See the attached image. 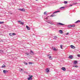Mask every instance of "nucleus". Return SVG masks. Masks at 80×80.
Returning a JSON list of instances; mask_svg holds the SVG:
<instances>
[{
  "instance_id": "nucleus-1",
  "label": "nucleus",
  "mask_w": 80,
  "mask_h": 80,
  "mask_svg": "<svg viewBox=\"0 0 80 80\" xmlns=\"http://www.w3.org/2000/svg\"><path fill=\"white\" fill-rule=\"evenodd\" d=\"M28 76L29 77L28 78V80H32V77H33V76H31L30 75V74H29L28 75Z\"/></svg>"
},
{
  "instance_id": "nucleus-2",
  "label": "nucleus",
  "mask_w": 80,
  "mask_h": 80,
  "mask_svg": "<svg viewBox=\"0 0 80 80\" xmlns=\"http://www.w3.org/2000/svg\"><path fill=\"white\" fill-rule=\"evenodd\" d=\"M18 10L20 11H21V12H25V9L24 8H22V9L19 8L18 9Z\"/></svg>"
},
{
  "instance_id": "nucleus-3",
  "label": "nucleus",
  "mask_w": 80,
  "mask_h": 80,
  "mask_svg": "<svg viewBox=\"0 0 80 80\" xmlns=\"http://www.w3.org/2000/svg\"><path fill=\"white\" fill-rule=\"evenodd\" d=\"M58 25H62V26H63V25H65L64 24H63L62 23H58Z\"/></svg>"
},
{
  "instance_id": "nucleus-4",
  "label": "nucleus",
  "mask_w": 80,
  "mask_h": 80,
  "mask_svg": "<svg viewBox=\"0 0 80 80\" xmlns=\"http://www.w3.org/2000/svg\"><path fill=\"white\" fill-rule=\"evenodd\" d=\"M73 56L70 55L69 56L68 58H70V59H72V58H73Z\"/></svg>"
},
{
  "instance_id": "nucleus-5",
  "label": "nucleus",
  "mask_w": 80,
  "mask_h": 80,
  "mask_svg": "<svg viewBox=\"0 0 80 80\" xmlns=\"http://www.w3.org/2000/svg\"><path fill=\"white\" fill-rule=\"evenodd\" d=\"M62 70H63V71H65L66 70V68L65 67H62L61 68Z\"/></svg>"
},
{
  "instance_id": "nucleus-6",
  "label": "nucleus",
  "mask_w": 80,
  "mask_h": 80,
  "mask_svg": "<svg viewBox=\"0 0 80 80\" xmlns=\"http://www.w3.org/2000/svg\"><path fill=\"white\" fill-rule=\"evenodd\" d=\"M26 27L27 30H30V28L29 27H28V26H26Z\"/></svg>"
},
{
  "instance_id": "nucleus-7",
  "label": "nucleus",
  "mask_w": 80,
  "mask_h": 80,
  "mask_svg": "<svg viewBox=\"0 0 80 80\" xmlns=\"http://www.w3.org/2000/svg\"><path fill=\"white\" fill-rule=\"evenodd\" d=\"M71 47L73 49H74V48H75V47L73 45H71Z\"/></svg>"
},
{
  "instance_id": "nucleus-8",
  "label": "nucleus",
  "mask_w": 80,
  "mask_h": 80,
  "mask_svg": "<svg viewBox=\"0 0 80 80\" xmlns=\"http://www.w3.org/2000/svg\"><path fill=\"white\" fill-rule=\"evenodd\" d=\"M46 72H47L48 73V72H50V70H49V68H47L46 69Z\"/></svg>"
},
{
  "instance_id": "nucleus-9",
  "label": "nucleus",
  "mask_w": 80,
  "mask_h": 80,
  "mask_svg": "<svg viewBox=\"0 0 80 80\" xmlns=\"http://www.w3.org/2000/svg\"><path fill=\"white\" fill-rule=\"evenodd\" d=\"M59 32L60 33H61V34H62L63 33V31L62 30H60L59 31Z\"/></svg>"
},
{
  "instance_id": "nucleus-10",
  "label": "nucleus",
  "mask_w": 80,
  "mask_h": 80,
  "mask_svg": "<svg viewBox=\"0 0 80 80\" xmlns=\"http://www.w3.org/2000/svg\"><path fill=\"white\" fill-rule=\"evenodd\" d=\"M56 16V15L55 14H52L51 16H50V17H55Z\"/></svg>"
},
{
  "instance_id": "nucleus-11",
  "label": "nucleus",
  "mask_w": 80,
  "mask_h": 80,
  "mask_svg": "<svg viewBox=\"0 0 80 80\" xmlns=\"http://www.w3.org/2000/svg\"><path fill=\"white\" fill-rule=\"evenodd\" d=\"M30 54H31V55H33L34 54V53L32 51H31V52H30Z\"/></svg>"
},
{
  "instance_id": "nucleus-12",
  "label": "nucleus",
  "mask_w": 80,
  "mask_h": 80,
  "mask_svg": "<svg viewBox=\"0 0 80 80\" xmlns=\"http://www.w3.org/2000/svg\"><path fill=\"white\" fill-rule=\"evenodd\" d=\"M58 12H60V11H57L54 12L53 13V14H54V13H58Z\"/></svg>"
},
{
  "instance_id": "nucleus-13",
  "label": "nucleus",
  "mask_w": 80,
  "mask_h": 80,
  "mask_svg": "<svg viewBox=\"0 0 80 80\" xmlns=\"http://www.w3.org/2000/svg\"><path fill=\"white\" fill-rule=\"evenodd\" d=\"M44 15H46L47 16L48 14H47V12H44Z\"/></svg>"
},
{
  "instance_id": "nucleus-14",
  "label": "nucleus",
  "mask_w": 80,
  "mask_h": 80,
  "mask_svg": "<svg viewBox=\"0 0 80 80\" xmlns=\"http://www.w3.org/2000/svg\"><path fill=\"white\" fill-rule=\"evenodd\" d=\"M68 28H72V25H68Z\"/></svg>"
},
{
  "instance_id": "nucleus-15",
  "label": "nucleus",
  "mask_w": 80,
  "mask_h": 80,
  "mask_svg": "<svg viewBox=\"0 0 80 80\" xmlns=\"http://www.w3.org/2000/svg\"><path fill=\"white\" fill-rule=\"evenodd\" d=\"M64 8H65V7H61L59 9H60V10H62V9H64Z\"/></svg>"
},
{
  "instance_id": "nucleus-16",
  "label": "nucleus",
  "mask_w": 80,
  "mask_h": 80,
  "mask_svg": "<svg viewBox=\"0 0 80 80\" xmlns=\"http://www.w3.org/2000/svg\"><path fill=\"white\" fill-rule=\"evenodd\" d=\"M2 68H4V67H6V66H5L4 64H3V65L2 67Z\"/></svg>"
},
{
  "instance_id": "nucleus-17",
  "label": "nucleus",
  "mask_w": 80,
  "mask_h": 80,
  "mask_svg": "<svg viewBox=\"0 0 80 80\" xmlns=\"http://www.w3.org/2000/svg\"><path fill=\"white\" fill-rule=\"evenodd\" d=\"M19 71H22V72H24V70H23V69H21L20 70H19Z\"/></svg>"
},
{
  "instance_id": "nucleus-18",
  "label": "nucleus",
  "mask_w": 80,
  "mask_h": 80,
  "mask_svg": "<svg viewBox=\"0 0 80 80\" xmlns=\"http://www.w3.org/2000/svg\"><path fill=\"white\" fill-rule=\"evenodd\" d=\"M78 66L77 65L73 66V67H76V68H78Z\"/></svg>"
},
{
  "instance_id": "nucleus-19",
  "label": "nucleus",
  "mask_w": 80,
  "mask_h": 80,
  "mask_svg": "<svg viewBox=\"0 0 80 80\" xmlns=\"http://www.w3.org/2000/svg\"><path fill=\"white\" fill-rule=\"evenodd\" d=\"M63 3H64L65 4H67V3H68V2L67 1H65L63 2Z\"/></svg>"
},
{
  "instance_id": "nucleus-20",
  "label": "nucleus",
  "mask_w": 80,
  "mask_h": 80,
  "mask_svg": "<svg viewBox=\"0 0 80 80\" xmlns=\"http://www.w3.org/2000/svg\"><path fill=\"white\" fill-rule=\"evenodd\" d=\"M78 22H80V20H79L77 21L75 23H78Z\"/></svg>"
},
{
  "instance_id": "nucleus-21",
  "label": "nucleus",
  "mask_w": 80,
  "mask_h": 80,
  "mask_svg": "<svg viewBox=\"0 0 80 80\" xmlns=\"http://www.w3.org/2000/svg\"><path fill=\"white\" fill-rule=\"evenodd\" d=\"M46 22H47V23H50L51 21H46Z\"/></svg>"
},
{
  "instance_id": "nucleus-22",
  "label": "nucleus",
  "mask_w": 80,
  "mask_h": 80,
  "mask_svg": "<svg viewBox=\"0 0 80 80\" xmlns=\"http://www.w3.org/2000/svg\"><path fill=\"white\" fill-rule=\"evenodd\" d=\"M60 48H61L62 49V48H63L62 47H63V45H60Z\"/></svg>"
},
{
  "instance_id": "nucleus-23",
  "label": "nucleus",
  "mask_w": 80,
  "mask_h": 80,
  "mask_svg": "<svg viewBox=\"0 0 80 80\" xmlns=\"http://www.w3.org/2000/svg\"><path fill=\"white\" fill-rule=\"evenodd\" d=\"M78 62H77V61H74V63H75V64H76V63H77Z\"/></svg>"
},
{
  "instance_id": "nucleus-24",
  "label": "nucleus",
  "mask_w": 80,
  "mask_h": 80,
  "mask_svg": "<svg viewBox=\"0 0 80 80\" xmlns=\"http://www.w3.org/2000/svg\"><path fill=\"white\" fill-rule=\"evenodd\" d=\"M74 27H75V25H71V28L72 27L74 28Z\"/></svg>"
},
{
  "instance_id": "nucleus-25",
  "label": "nucleus",
  "mask_w": 80,
  "mask_h": 80,
  "mask_svg": "<svg viewBox=\"0 0 80 80\" xmlns=\"http://www.w3.org/2000/svg\"><path fill=\"white\" fill-rule=\"evenodd\" d=\"M75 4H77V3H72V5H75Z\"/></svg>"
},
{
  "instance_id": "nucleus-26",
  "label": "nucleus",
  "mask_w": 80,
  "mask_h": 80,
  "mask_svg": "<svg viewBox=\"0 0 80 80\" xmlns=\"http://www.w3.org/2000/svg\"><path fill=\"white\" fill-rule=\"evenodd\" d=\"M20 24H21V25H23V24H24V22H21V23H20Z\"/></svg>"
},
{
  "instance_id": "nucleus-27",
  "label": "nucleus",
  "mask_w": 80,
  "mask_h": 80,
  "mask_svg": "<svg viewBox=\"0 0 80 80\" xmlns=\"http://www.w3.org/2000/svg\"><path fill=\"white\" fill-rule=\"evenodd\" d=\"M24 64H25V65H28V63H27V62H24Z\"/></svg>"
},
{
  "instance_id": "nucleus-28",
  "label": "nucleus",
  "mask_w": 80,
  "mask_h": 80,
  "mask_svg": "<svg viewBox=\"0 0 80 80\" xmlns=\"http://www.w3.org/2000/svg\"><path fill=\"white\" fill-rule=\"evenodd\" d=\"M4 23V22H0V24H2V23Z\"/></svg>"
},
{
  "instance_id": "nucleus-29",
  "label": "nucleus",
  "mask_w": 80,
  "mask_h": 80,
  "mask_svg": "<svg viewBox=\"0 0 80 80\" xmlns=\"http://www.w3.org/2000/svg\"><path fill=\"white\" fill-rule=\"evenodd\" d=\"M53 50H54V51H56L57 49H56V48H54L53 49Z\"/></svg>"
},
{
  "instance_id": "nucleus-30",
  "label": "nucleus",
  "mask_w": 80,
  "mask_h": 80,
  "mask_svg": "<svg viewBox=\"0 0 80 80\" xmlns=\"http://www.w3.org/2000/svg\"><path fill=\"white\" fill-rule=\"evenodd\" d=\"M3 73H6V71L5 70H3Z\"/></svg>"
},
{
  "instance_id": "nucleus-31",
  "label": "nucleus",
  "mask_w": 80,
  "mask_h": 80,
  "mask_svg": "<svg viewBox=\"0 0 80 80\" xmlns=\"http://www.w3.org/2000/svg\"><path fill=\"white\" fill-rule=\"evenodd\" d=\"M57 36L54 37V39H57Z\"/></svg>"
},
{
  "instance_id": "nucleus-32",
  "label": "nucleus",
  "mask_w": 80,
  "mask_h": 80,
  "mask_svg": "<svg viewBox=\"0 0 80 80\" xmlns=\"http://www.w3.org/2000/svg\"><path fill=\"white\" fill-rule=\"evenodd\" d=\"M9 35L10 36H12V33H9Z\"/></svg>"
},
{
  "instance_id": "nucleus-33",
  "label": "nucleus",
  "mask_w": 80,
  "mask_h": 80,
  "mask_svg": "<svg viewBox=\"0 0 80 80\" xmlns=\"http://www.w3.org/2000/svg\"><path fill=\"white\" fill-rule=\"evenodd\" d=\"M25 54H26L27 55H29V53H28V52H26L25 53Z\"/></svg>"
},
{
  "instance_id": "nucleus-34",
  "label": "nucleus",
  "mask_w": 80,
  "mask_h": 80,
  "mask_svg": "<svg viewBox=\"0 0 80 80\" xmlns=\"http://www.w3.org/2000/svg\"><path fill=\"white\" fill-rule=\"evenodd\" d=\"M29 65H32V62H29Z\"/></svg>"
},
{
  "instance_id": "nucleus-35",
  "label": "nucleus",
  "mask_w": 80,
  "mask_h": 80,
  "mask_svg": "<svg viewBox=\"0 0 80 80\" xmlns=\"http://www.w3.org/2000/svg\"><path fill=\"white\" fill-rule=\"evenodd\" d=\"M12 35H16V34H15V33H12Z\"/></svg>"
},
{
  "instance_id": "nucleus-36",
  "label": "nucleus",
  "mask_w": 80,
  "mask_h": 80,
  "mask_svg": "<svg viewBox=\"0 0 80 80\" xmlns=\"http://www.w3.org/2000/svg\"><path fill=\"white\" fill-rule=\"evenodd\" d=\"M77 56L78 57H80V54H78V55H77Z\"/></svg>"
},
{
  "instance_id": "nucleus-37",
  "label": "nucleus",
  "mask_w": 80,
  "mask_h": 80,
  "mask_svg": "<svg viewBox=\"0 0 80 80\" xmlns=\"http://www.w3.org/2000/svg\"><path fill=\"white\" fill-rule=\"evenodd\" d=\"M0 52H1V53H2V52L3 53V51L2 50H1L0 51Z\"/></svg>"
},
{
  "instance_id": "nucleus-38",
  "label": "nucleus",
  "mask_w": 80,
  "mask_h": 80,
  "mask_svg": "<svg viewBox=\"0 0 80 80\" xmlns=\"http://www.w3.org/2000/svg\"><path fill=\"white\" fill-rule=\"evenodd\" d=\"M24 73H26L27 74V73H28V72H24Z\"/></svg>"
},
{
  "instance_id": "nucleus-39",
  "label": "nucleus",
  "mask_w": 80,
  "mask_h": 80,
  "mask_svg": "<svg viewBox=\"0 0 80 80\" xmlns=\"http://www.w3.org/2000/svg\"><path fill=\"white\" fill-rule=\"evenodd\" d=\"M50 24H51V25H53V23H52V22H50Z\"/></svg>"
},
{
  "instance_id": "nucleus-40",
  "label": "nucleus",
  "mask_w": 80,
  "mask_h": 80,
  "mask_svg": "<svg viewBox=\"0 0 80 80\" xmlns=\"http://www.w3.org/2000/svg\"><path fill=\"white\" fill-rule=\"evenodd\" d=\"M72 6H73V4H71L69 5V7H72Z\"/></svg>"
},
{
  "instance_id": "nucleus-41",
  "label": "nucleus",
  "mask_w": 80,
  "mask_h": 80,
  "mask_svg": "<svg viewBox=\"0 0 80 80\" xmlns=\"http://www.w3.org/2000/svg\"><path fill=\"white\" fill-rule=\"evenodd\" d=\"M49 59H50V58H52V57L51 56H49Z\"/></svg>"
},
{
  "instance_id": "nucleus-42",
  "label": "nucleus",
  "mask_w": 80,
  "mask_h": 80,
  "mask_svg": "<svg viewBox=\"0 0 80 80\" xmlns=\"http://www.w3.org/2000/svg\"><path fill=\"white\" fill-rule=\"evenodd\" d=\"M21 22V21H18V22H19V23H20V22Z\"/></svg>"
},
{
  "instance_id": "nucleus-43",
  "label": "nucleus",
  "mask_w": 80,
  "mask_h": 80,
  "mask_svg": "<svg viewBox=\"0 0 80 80\" xmlns=\"http://www.w3.org/2000/svg\"><path fill=\"white\" fill-rule=\"evenodd\" d=\"M69 34V33L68 32L66 34V35H68Z\"/></svg>"
},
{
  "instance_id": "nucleus-44",
  "label": "nucleus",
  "mask_w": 80,
  "mask_h": 80,
  "mask_svg": "<svg viewBox=\"0 0 80 80\" xmlns=\"http://www.w3.org/2000/svg\"><path fill=\"white\" fill-rule=\"evenodd\" d=\"M50 54H49L48 55V56H50Z\"/></svg>"
},
{
  "instance_id": "nucleus-45",
  "label": "nucleus",
  "mask_w": 80,
  "mask_h": 80,
  "mask_svg": "<svg viewBox=\"0 0 80 80\" xmlns=\"http://www.w3.org/2000/svg\"><path fill=\"white\" fill-rule=\"evenodd\" d=\"M6 73H7V72H8V71H6Z\"/></svg>"
},
{
  "instance_id": "nucleus-46",
  "label": "nucleus",
  "mask_w": 80,
  "mask_h": 80,
  "mask_svg": "<svg viewBox=\"0 0 80 80\" xmlns=\"http://www.w3.org/2000/svg\"><path fill=\"white\" fill-rule=\"evenodd\" d=\"M10 14H11V15H12V13H10Z\"/></svg>"
},
{
  "instance_id": "nucleus-47",
  "label": "nucleus",
  "mask_w": 80,
  "mask_h": 80,
  "mask_svg": "<svg viewBox=\"0 0 80 80\" xmlns=\"http://www.w3.org/2000/svg\"><path fill=\"white\" fill-rule=\"evenodd\" d=\"M46 19H48V18H46Z\"/></svg>"
},
{
  "instance_id": "nucleus-48",
  "label": "nucleus",
  "mask_w": 80,
  "mask_h": 80,
  "mask_svg": "<svg viewBox=\"0 0 80 80\" xmlns=\"http://www.w3.org/2000/svg\"><path fill=\"white\" fill-rule=\"evenodd\" d=\"M51 60H52V58L50 59Z\"/></svg>"
},
{
  "instance_id": "nucleus-49",
  "label": "nucleus",
  "mask_w": 80,
  "mask_h": 80,
  "mask_svg": "<svg viewBox=\"0 0 80 80\" xmlns=\"http://www.w3.org/2000/svg\"><path fill=\"white\" fill-rule=\"evenodd\" d=\"M36 0V1H37V0Z\"/></svg>"
}]
</instances>
